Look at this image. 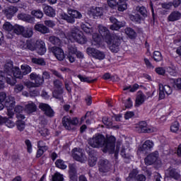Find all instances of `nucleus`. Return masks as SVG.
<instances>
[{
    "instance_id": "f257e3e1",
    "label": "nucleus",
    "mask_w": 181,
    "mask_h": 181,
    "mask_svg": "<svg viewBox=\"0 0 181 181\" xmlns=\"http://www.w3.org/2000/svg\"><path fill=\"white\" fill-rule=\"evenodd\" d=\"M117 139L114 136H110L105 138V135L96 134L92 138L88 140V144L92 148H103V152L107 153H114L115 148V141Z\"/></svg>"
},
{
    "instance_id": "f03ea898",
    "label": "nucleus",
    "mask_w": 181,
    "mask_h": 181,
    "mask_svg": "<svg viewBox=\"0 0 181 181\" xmlns=\"http://www.w3.org/2000/svg\"><path fill=\"white\" fill-rule=\"evenodd\" d=\"M4 72L7 76H13L16 78L22 80L23 78V74L21 71V69L18 66H13V62L7 61L4 66Z\"/></svg>"
},
{
    "instance_id": "7ed1b4c3",
    "label": "nucleus",
    "mask_w": 181,
    "mask_h": 181,
    "mask_svg": "<svg viewBox=\"0 0 181 181\" xmlns=\"http://www.w3.org/2000/svg\"><path fill=\"white\" fill-rule=\"evenodd\" d=\"M106 43L109 45V49L113 53H118L119 52V46H121V35L119 34H112V35L107 40Z\"/></svg>"
},
{
    "instance_id": "20e7f679",
    "label": "nucleus",
    "mask_w": 181,
    "mask_h": 181,
    "mask_svg": "<svg viewBox=\"0 0 181 181\" xmlns=\"http://www.w3.org/2000/svg\"><path fill=\"white\" fill-rule=\"evenodd\" d=\"M70 37L74 39L75 42L80 43V45H84L87 43V37L84 36L83 33L77 28H74L71 30Z\"/></svg>"
},
{
    "instance_id": "39448f33",
    "label": "nucleus",
    "mask_w": 181,
    "mask_h": 181,
    "mask_svg": "<svg viewBox=\"0 0 181 181\" xmlns=\"http://www.w3.org/2000/svg\"><path fill=\"white\" fill-rule=\"evenodd\" d=\"M78 124V119L77 117H70L69 116H65L62 118V125L64 127L65 129L68 131H71L74 129V127Z\"/></svg>"
},
{
    "instance_id": "423d86ee",
    "label": "nucleus",
    "mask_w": 181,
    "mask_h": 181,
    "mask_svg": "<svg viewBox=\"0 0 181 181\" xmlns=\"http://www.w3.org/2000/svg\"><path fill=\"white\" fill-rule=\"evenodd\" d=\"M112 165L107 159H100L98 162V170L100 175H105L111 170Z\"/></svg>"
},
{
    "instance_id": "0eeeda50",
    "label": "nucleus",
    "mask_w": 181,
    "mask_h": 181,
    "mask_svg": "<svg viewBox=\"0 0 181 181\" xmlns=\"http://www.w3.org/2000/svg\"><path fill=\"white\" fill-rule=\"evenodd\" d=\"M86 53L90 57H93V59H97L98 60H104L105 59V54L94 47H88L86 49Z\"/></svg>"
},
{
    "instance_id": "6e6552de",
    "label": "nucleus",
    "mask_w": 181,
    "mask_h": 181,
    "mask_svg": "<svg viewBox=\"0 0 181 181\" xmlns=\"http://www.w3.org/2000/svg\"><path fill=\"white\" fill-rule=\"evenodd\" d=\"M5 106L7 108L8 116L9 118L13 117L12 110L15 108V98L13 96H8L5 101Z\"/></svg>"
},
{
    "instance_id": "1a4fd4ad",
    "label": "nucleus",
    "mask_w": 181,
    "mask_h": 181,
    "mask_svg": "<svg viewBox=\"0 0 181 181\" xmlns=\"http://www.w3.org/2000/svg\"><path fill=\"white\" fill-rule=\"evenodd\" d=\"M72 156L75 160L84 163L87 160V157L83 153V150L80 148H74L72 150Z\"/></svg>"
},
{
    "instance_id": "9d476101",
    "label": "nucleus",
    "mask_w": 181,
    "mask_h": 181,
    "mask_svg": "<svg viewBox=\"0 0 181 181\" xmlns=\"http://www.w3.org/2000/svg\"><path fill=\"white\" fill-rule=\"evenodd\" d=\"M153 141L151 140H146L142 146H139L137 152L146 155L148 152H151L152 148H153Z\"/></svg>"
},
{
    "instance_id": "9b49d317",
    "label": "nucleus",
    "mask_w": 181,
    "mask_h": 181,
    "mask_svg": "<svg viewBox=\"0 0 181 181\" xmlns=\"http://www.w3.org/2000/svg\"><path fill=\"white\" fill-rule=\"evenodd\" d=\"M109 21L112 23V25L110 26V30H119L121 28L125 26V21H118L114 16L109 17Z\"/></svg>"
},
{
    "instance_id": "f8f14e48",
    "label": "nucleus",
    "mask_w": 181,
    "mask_h": 181,
    "mask_svg": "<svg viewBox=\"0 0 181 181\" xmlns=\"http://www.w3.org/2000/svg\"><path fill=\"white\" fill-rule=\"evenodd\" d=\"M167 95L172 94V88L168 85L159 84V100H163Z\"/></svg>"
},
{
    "instance_id": "ddd939ff",
    "label": "nucleus",
    "mask_w": 181,
    "mask_h": 181,
    "mask_svg": "<svg viewBox=\"0 0 181 181\" xmlns=\"http://www.w3.org/2000/svg\"><path fill=\"white\" fill-rule=\"evenodd\" d=\"M156 129L153 127L148 126L146 122L143 121L139 124V132H142L143 134H151L155 132Z\"/></svg>"
},
{
    "instance_id": "4468645a",
    "label": "nucleus",
    "mask_w": 181,
    "mask_h": 181,
    "mask_svg": "<svg viewBox=\"0 0 181 181\" xmlns=\"http://www.w3.org/2000/svg\"><path fill=\"white\" fill-rule=\"evenodd\" d=\"M39 108L41 111H43L45 115L47 117H49V118H52V117H54V111L50 105L46 104V103H40L39 105Z\"/></svg>"
},
{
    "instance_id": "2eb2a0df",
    "label": "nucleus",
    "mask_w": 181,
    "mask_h": 181,
    "mask_svg": "<svg viewBox=\"0 0 181 181\" xmlns=\"http://www.w3.org/2000/svg\"><path fill=\"white\" fill-rule=\"evenodd\" d=\"M159 158V153L158 151L153 152L146 157L144 159L145 165L147 166H151L153 165Z\"/></svg>"
},
{
    "instance_id": "dca6fc26",
    "label": "nucleus",
    "mask_w": 181,
    "mask_h": 181,
    "mask_svg": "<svg viewBox=\"0 0 181 181\" xmlns=\"http://www.w3.org/2000/svg\"><path fill=\"white\" fill-rule=\"evenodd\" d=\"M69 176L70 181H77L78 176L77 174V166L76 164L72 163L69 165Z\"/></svg>"
},
{
    "instance_id": "f3484780",
    "label": "nucleus",
    "mask_w": 181,
    "mask_h": 181,
    "mask_svg": "<svg viewBox=\"0 0 181 181\" xmlns=\"http://www.w3.org/2000/svg\"><path fill=\"white\" fill-rule=\"evenodd\" d=\"M50 52L53 53L54 56L59 62L64 60V51H63V49L59 47H52L50 48Z\"/></svg>"
},
{
    "instance_id": "a211bd4d",
    "label": "nucleus",
    "mask_w": 181,
    "mask_h": 181,
    "mask_svg": "<svg viewBox=\"0 0 181 181\" xmlns=\"http://www.w3.org/2000/svg\"><path fill=\"white\" fill-rule=\"evenodd\" d=\"M166 173L168 177H172V179H174L175 180H180L181 179L180 173H179L176 168H174L173 167H170L166 170Z\"/></svg>"
},
{
    "instance_id": "6ab92c4d",
    "label": "nucleus",
    "mask_w": 181,
    "mask_h": 181,
    "mask_svg": "<svg viewBox=\"0 0 181 181\" xmlns=\"http://www.w3.org/2000/svg\"><path fill=\"white\" fill-rule=\"evenodd\" d=\"M30 78L31 80H34L35 87H40V86H42L43 83H45V80L42 78V76L36 73H31L30 74Z\"/></svg>"
},
{
    "instance_id": "aec40b11",
    "label": "nucleus",
    "mask_w": 181,
    "mask_h": 181,
    "mask_svg": "<svg viewBox=\"0 0 181 181\" xmlns=\"http://www.w3.org/2000/svg\"><path fill=\"white\" fill-rule=\"evenodd\" d=\"M35 47L37 50L38 54L42 56L46 53V44L42 40L36 41Z\"/></svg>"
},
{
    "instance_id": "412c9836",
    "label": "nucleus",
    "mask_w": 181,
    "mask_h": 181,
    "mask_svg": "<svg viewBox=\"0 0 181 181\" xmlns=\"http://www.w3.org/2000/svg\"><path fill=\"white\" fill-rule=\"evenodd\" d=\"M42 9L44 13L47 16H49V18H54L56 16V11H54V8L53 7L43 4Z\"/></svg>"
},
{
    "instance_id": "4be33fe9",
    "label": "nucleus",
    "mask_w": 181,
    "mask_h": 181,
    "mask_svg": "<svg viewBox=\"0 0 181 181\" xmlns=\"http://www.w3.org/2000/svg\"><path fill=\"white\" fill-rule=\"evenodd\" d=\"M17 18L20 21H23V22H28V23H33L35 22V18L23 13H18Z\"/></svg>"
},
{
    "instance_id": "5701e85b",
    "label": "nucleus",
    "mask_w": 181,
    "mask_h": 181,
    "mask_svg": "<svg viewBox=\"0 0 181 181\" xmlns=\"http://www.w3.org/2000/svg\"><path fill=\"white\" fill-rule=\"evenodd\" d=\"M98 30L100 35H101L103 37H105L106 40L111 37V33H110V30H108V28H107L106 27L100 25L98 26Z\"/></svg>"
},
{
    "instance_id": "b1692460",
    "label": "nucleus",
    "mask_w": 181,
    "mask_h": 181,
    "mask_svg": "<svg viewBox=\"0 0 181 181\" xmlns=\"http://www.w3.org/2000/svg\"><path fill=\"white\" fill-rule=\"evenodd\" d=\"M181 18V13L179 11H174L168 17V22H176Z\"/></svg>"
},
{
    "instance_id": "393cba45",
    "label": "nucleus",
    "mask_w": 181,
    "mask_h": 181,
    "mask_svg": "<svg viewBox=\"0 0 181 181\" xmlns=\"http://www.w3.org/2000/svg\"><path fill=\"white\" fill-rule=\"evenodd\" d=\"M34 28L37 32H40L42 35H46V33H50V30L46 25L40 23H37L35 25Z\"/></svg>"
},
{
    "instance_id": "a878e982",
    "label": "nucleus",
    "mask_w": 181,
    "mask_h": 181,
    "mask_svg": "<svg viewBox=\"0 0 181 181\" xmlns=\"http://www.w3.org/2000/svg\"><path fill=\"white\" fill-rule=\"evenodd\" d=\"M18 12V7L10 6L4 10V14L7 18H12Z\"/></svg>"
},
{
    "instance_id": "bb28decb",
    "label": "nucleus",
    "mask_w": 181,
    "mask_h": 181,
    "mask_svg": "<svg viewBox=\"0 0 181 181\" xmlns=\"http://www.w3.org/2000/svg\"><path fill=\"white\" fill-rule=\"evenodd\" d=\"M68 15H69L71 18H73V19H81V18H83L81 13L73 8H68Z\"/></svg>"
},
{
    "instance_id": "cd10ccee",
    "label": "nucleus",
    "mask_w": 181,
    "mask_h": 181,
    "mask_svg": "<svg viewBox=\"0 0 181 181\" xmlns=\"http://www.w3.org/2000/svg\"><path fill=\"white\" fill-rule=\"evenodd\" d=\"M146 98V96L144 93H139L136 98L135 107H139L142 105V104L145 103Z\"/></svg>"
},
{
    "instance_id": "c85d7f7f",
    "label": "nucleus",
    "mask_w": 181,
    "mask_h": 181,
    "mask_svg": "<svg viewBox=\"0 0 181 181\" xmlns=\"http://www.w3.org/2000/svg\"><path fill=\"white\" fill-rule=\"evenodd\" d=\"M121 156L125 160V162L128 163L131 159V153L129 152V149L122 148L120 151Z\"/></svg>"
},
{
    "instance_id": "c756f323",
    "label": "nucleus",
    "mask_w": 181,
    "mask_h": 181,
    "mask_svg": "<svg viewBox=\"0 0 181 181\" xmlns=\"http://www.w3.org/2000/svg\"><path fill=\"white\" fill-rule=\"evenodd\" d=\"M54 98L59 100L61 103H63V89H54L52 93Z\"/></svg>"
},
{
    "instance_id": "7c9ffc66",
    "label": "nucleus",
    "mask_w": 181,
    "mask_h": 181,
    "mask_svg": "<svg viewBox=\"0 0 181 181\" xmlns=\"http://www.w3.org/2000/svg\"><path fill=\"white\" fill-rule=\"evenodd\" d=\"M3 29L5 30L6 32H8V37H12V32H13V25L11 24L9 22H6L3 25Z\"/></svg>"
},
{
    "instance_id": "2f4dec72",
    "label": "nucleus",
    "mask_w": 181,
    "mask_h": 181,
    "mask_svg": "<svg viewBox=\"0 0 181 181\" xmlns=\"http://www.w3.org/2000/svg\"><path fill=\"white\" fill-rule=\"evenodd\" d=\"M36 105L33 102H30L28 104L25 105V111L28 114H32V112H35L37 110Z\"/></svg>"
},
{
    "instance_id": "473e14b6",
    "label": "nucleus",
    "mask_w": 181,
    "mask_h": 181,
    "mask_svg": "<svg viewBox=\"0 0 181 181\" xmlns=\"http://www.w3.org/2000/svg\"><path fill=\"white\" fill-rule=\"evenodd\" d=\"M138 173H139V171H138V170L136 169H134L132 171L129 173V176L126 178V180L135 181L138 176Z\"/></svg>"
},
{
    "instance_id": "72a5a7b5",
    "label": "nucleus",
    "mask_w": 181,
    "mask_h": 181,
    "mask_svg": "<svg viewBox=\"0 0 181 181\" xmlns=\"http://www.w3.org/2000/svg\"><path fill=\"white\" fill-rule=\"evenodd\" d=\"M23 26L19 25L18 24L15 25L13 28V32L11 34V37H13V35H22L23 30Z\"/></svg>"
},
{
    "instance_id": "f704fd0d",
    "label": "nucleus",
    "mask_w": 181,
    "mask_h": 181,
    "mask_svg": "<svg viewBox=\"0 0 181 181\" xmlns=\"http://www.w3.org/2000/svg\"><path fill=\"white\" fill-rule=\"evenodd\" d=\"M78 78L82 82V83H94V81H97V78L91 79V77H87L86 76H83L81 74L78 75Z\"/></svg>"
},
{
    "instance_id": "c9c22d12",
    "label": "nucleus",
    "mask_w": 181,
    "mask_h": 181,
    "mask_svg": "<svg viewBox=\"0 0 181 181\" xmlns=\"http://www.w3.org/2000/svg\"><path fill=\"white\" fill-rule=\"evenodd\" d=\"M124 32L130 39H135L136 37V33L131 28H125Z\"/></svg>"
},
{
    "instance_id": "e433bc0d",
    "label": "nucleus",
    "mask_w": 181,
    "mask_h": 181,
    "mask_svg": "<svg viewBox=\"0 0 181 181\" xmlns=\"http://www.w3.org/2000/svg\"><path fill=\"white\" fill-rule=\"evenodd\" d=\"M96 163L97 157H95L93 151L89 152L88 164L90 166H95Z\"/></svg>"
},
{
    "instance_id": "4c0bfd02",
    "label": "nucleus",
    "mask_w": 181,
    "mask_h": 181,
    "mask_svg": "<svg viewBox=\"0 0 181 181\" xmlns=\"http://www.w3.org/2000/svg\"><path fill=\"white\" fill-rule=\"evenodd\" d=\"M21 35H23V37H32L33 35V30H32V28H25L24 27Z\"/></svg>"
},
{
    "instance_id": "58836bf2",
    "label": "nucleus",
    "mask_w": 181,
    "mask_h": 181,
    "mask_svg": "<svg viewBox=\"0 0 181 181\" xmlns=\"http://www.w3.org/2000/svg\"><path fill=\"white\" fill-rule=\"evenodd\" d=\"M32 63L34 64H38V66H46V61L43 58L33 57L31 59Z\"/></svg>"
},
{
    "instance_id": "ea45409f",
    "label": "nucleus",
    "mask_w": 181,
    "mask_h": 181,
    "mask_svg": "<svg viewBox=\"0 0 181 181\" xmlns=\"http://www.w3.org/2000/svg\"><path fill=\"white\" fill-rule=\"evenodd\" d=\"M136 12H139L141 16H144V18H146L148 16V11L146 10V8L145 6H137L136 8Z\"/></svg>"
},
{
    "instance_id": "a19ab883",
    "label": "nucleus",
    "mask_w": 181,
    "mask_h": 181,
    "mask_svg": "<svg viewBox=\"0 0 181 181\" xmlns=\"http://www.w3.org/2000/svg\"><path fill=\"white\" fill-rule=\"evenodd\" d=\"M90 12L93 16H103V8L96 7L95 8H91Z\"/></svg>"
},
{
    "instance_id": "79ce46f5",
    "label": "nucleus",
    "mask_w": 181,
    "mask_h": 181,
    "mask_svg": "<svg viewBox=\"0 0 181 181\" xmlns=\"http://www.w3.org/2000/svg\"><path fill=\"white\" fill-rule=\"evenodd\" d=\"M52 83L54 90H63V83L60 80L54 79Z\"/></svg>"
},
{
    "instance_id": "37998d69",
    "label": "nucleus",
    "mask_w": 181,
    "mask_h": 181,
    "mask_svg": "<svg viewBox=\"0 0 181 181\" xmlns=\"http://www.w3.org/2000/svg\"><path fill=\"white\" fill-rule=\"evenodd\" d=\"M117 5V11L119 12H124V11H127V9H128V4H127L125 1H119Z\"/></svg>"
},
{
    "instance_id": "c03bdc74",
    "label": "nucleus",
    "mask_w": 181,
    "mask_h": 181,
    "mask_svg": "<svg viewBox=\"0 0 181 181\" xmlns=\"http://www.w3.org/2000/svg\"><path fill=\"white\" fill-rule=\"evenodd\" d=\"M49 40L52 45H55L57 46H60V45H62V41L56 36L49 37Z\"/></svg>"
},
{
    "instance_id": "a18cd8bd",
    "label": "nucleus",
    "mask_w": 181,
    "mask_h": 181,
    "mask_svg": "<svg viewBox=\"0 0 181 181\" xmlns=\"http://www.w3.org/2000/svg\"><path fill=\"white\" fill-rule=\"evenodd\" d=\"M31 15H33V16H35L37 19H42V18H43L44 14H43V11L37 9V10H33L31 11Z\"/></svg>"
},
{
    "instance_id": "49530a36",
    "label": "nucleus",
    "mask_w": 181,
    "mask_h": 181,
    "mask_svg": "<svg viewBox=\"0 0 181 181\" xmlns=\"http://www.w3.org/2000/svg\"><path fill=\"white\" fill-rule=\"evenodd\" d=\"M60 16L62 19L66 21L68 23H74V22H76V20L74 18L70 17L69 15L66 13H62L60 14Z\"/></svg>"
},
{
    "instance_id": "de8ad7c7",
    "label": "nucleus",
    "mask_w": 181,
    "mask_h": 181,
    "mask_svg": "<svg viewBox=\"0 0 181 181\" xmlns=\"http://www.w3.org/2000/svg\"><path fill=\"white\" fill-rule=\"evenodd\" d=\"M171 83L174 88H177V90H181V78L178 79H171Z\"/></svg>"
},
{
    "instance_id": "09e8293b",
    "label": "nucleus",
    "mask_w": 181,
    "mask_h": 181,
    "mask_svg": "<svg viewBox=\"0 0 181 181\" xmlns=\"http://www.w3.org/2000/svg\"><path fill=\"white\" fill-rule=\"evenodd\" d=\"M10 77H6L5 78L7 84H9L10 86H15L16 84V78L15 76H12V75L9 76Z\"/></svg>"
},
{
    "instance_id": "8fccbe9b",
    "label": "nucleus",
    "mask_w": 181,
    "mask_h": 181,
    "mask_svg": "<svg viewBox=\"0 0 181 181\" xmlns=\"http://www.w3.org/2000/svg\"><path fill=\"white\" fill-rule=\"evenodd\" d=\"M16 125L18 131H20L21 132H22V131H23L25 129V127H26L25 122H23V120H18L16 123Z\"/></svg>"
},
{
    "instance_id": "3c124183",
    "label": "nucleus",
    "mask_w": 181,
    "mask_h": 181,
    "mask_svg": "<svg viewBox=\"0 0 181 181\" xmlns=\"http://www.w3.org/2000/svg\"><path fill=\"white\" fill-rule=\"evenodd\" d=\"M153 58L155 62H162L163 60V57H162V54L159 51H155L153 54Z\"/></svg>"
},
{
    "instance_id": "603ef678",
    "label": "nucleus",
    "mask_w": 181,
    "mask_h": 181,
    "mask_svg": "<svg viewBox=\"0 0 181 181\" xmlns=\"http://www.w3.org/2000/svg\"><path fill=\"white\" fill-rule=\"evenodd\" d=\"M77 47H76V45H68V54H76L77 53Z\"/></svg>"
},
{
    "instance_id": "864d4df0",
    "label": "nucleus",
    "mask_w": 181,
    "mask_h": 181,
    "mask_svg": "<svg viewBox=\"0 0 181 181\" xmlns=\"http://www.w3.org/2000/svg\"><path fill=\"white\" fill-rule=\"evenodd\" d=\"M6 98V93L5 92H1L0 93V111H1V110H4V108L5 107V106L2 103H4V101H5Z\"/></svg>"
},
{
    "instance_id": "5fc2aeb1",
    "label": "nucleus",
    "mask_w": 181,
    "mask_h": 181,
    "mask_svg": "<svg viewBox=\"0 0 181 181\" xmlns=\"http://www.w3.org/2000/svg\"><path fill=\"white\" fill-rule=\"evenodd\" d=\"M52 181H64V177L63 175L60 174V173H55L54 175H52Z\"/></svg>"
},
{
    "instance_id": "6e6d98bb",
    "label": "nucleus",
    "mask_w": 181,
    "mask_h": 181,
    "mask_svg": "<svg viewBox=\"0 0 181 181\" xmlns=\"http://www.w3.org/2000/svg\"><path fill=\"white\" fill-rule=\"evenodd\" d=\"M55 165L57 168H59V169L64 170L67 168V165L64 164V161H63L62 160H57L55 162Z\"/></svg>"
},
{
    "instance_id": "4d7b16f0",
    "label": "nucleus",
    "mask_w": 181,
    "mask_h": 181,
    "mask_svg": "<svg viewBox=\"0 0 181 181\" xmlns=\"http://www.w3.org/2000/svg\"><path fill=\"white\" fill-rule=\"evenodd\" d=\"M21 70L23 71V75L26 76V74H29L30 71H32V68L29 66V65H22L21 66Z\"/></svg>"
},
{
    "instance_id": "13d9d810",
    "label": "nucleus",
    "mask_w": 181,
    "mask_h": 181,
    "mask_svg": "<svg viewBox=\"0 0 181 181\" xmlns=\"http://www.w3.org/2000/svg\"><path fill=\"white\" fill-rule=\"evenodd\" d=\"M101 42V38L100 36H98V34L94 33L93 34V42L92 45H94V46L97 45H100V42Z\"/></svg>"
},
{
    "instance_id": "bf43d9fd",
    "label": "nucleus",
    "mask_w": 181,
    "mask_h": 181,
    "mask_svg": "<svg viewBox=\"0 0 181 181\" xmlns=\"http://www.w3.org/2000/svg\"><path fill=\"white\" fill-rule=\"evenodd\" d=\"M27 49H28V50H31L32 52L36 50V43L30 40H27Z\"/></svg>"
},
{
    "instance_id": "052dcab7",
    "label": "nucleus",
    "mask_w": 181,
    "mask_h": 181,
    "mask_svg": "<svg viewBox=\"0 0 181 181\" xmlns=\"http://www.w3.org/2000/svg\"><path fill=\"white\" fill-rule=\"evenodd\" d=\"M170 131L172 132L176 133L179 131V122H174L171 127H170Z\"/></svg>"
},
{
    "instance_id": "680f3d73",
    "label": "nucleus",
    "mask_w": 181,
    "mask_h": 181,
    "mask_svg": "<svg viewBox=\"0 0 181 181\" xmlns=\"http://www.w3.org/2000/svg\"><path fill=\"white\" fill-rule=\"evenodd\" d=\"M122 145V143L121 141H117L116 144V150L114 148L113 153H115V157H118V152H119V148H121V146Z\"/></svg>"
},
{
    "instance_id": "e2e57ef3",
    "label": "nucleus",
    "mask_w": 181,
    "mask_h": 181,
    "mask_svg": "<svg viewBox=\"0 0 181 181\" xmlns=\"http://www.w3.org/2000/svg\"><path fill=\"white\" fill-rule=\"evenodd\" d=\"M81 29L88 35H91V33H93V28H88L86 25H81Z\"/></svg>"
},
{
    "instance_id": "0e129e2a",
    "label": "nucleus",
    "mask_w": 181,
    "mask_h": 181,
    "mask_svg": "<svg viewBox=\"0 0 181 181\" xmlns=\"http://www.w3.org/2000/svg\"><path fill=\"white\" fill-rule=\"evenodd\" d=\"M103 122L105 125H106L109 128H111V127H112V122H111V120L108 119V117H103Z\"/></svg>"
},
{
    "instance_id": "69168bd1",
    "label": "nucleus",
    "mask_w": 181,
    "mask_h": 181,
    "mask_svg": "<svg viewBox=\"0 0 181 181\" xmlns=\"http://www.w3.org/2000/svg\"><path fill=\"white\" fill-rule=\"evenodd\" d=\"M40 134L42 136H47L50 133L49 132V129L46 127H43L40 130Z\"/></svg>"
},
{
    "instance_id": "338daca9",
    "label": "nucleus",
    "mask_w": 181,
    "mask_h": 181,
    "mask_svg": "<svg viewBox=\"0 0 181 181\" xmlns=\"http://www.w3.org/2000/svg\"><path fill=\"white\" fill-rule=\"evenodd\" d=\"M130 19L133 22H141V16L139 14H136L135 16L131 15Z\"/></svg>"
},
{
    "instance_id": "774afa93",
    "label": "nucleus",
    "mask_w": 181,
    "mask_h": 181,
    "mask_svg": "<svg viewBox=\"0 0 181 181\" xmlns=\"http://www.w3.org/2000/svg\"><path fill=\"white\" fill-rule=\"evenodd\" d=\"M37 146L39 148L44 149L45 151H47V149H49L43 141H39L37 143Z\"/></svg>"
}]
</instances>
